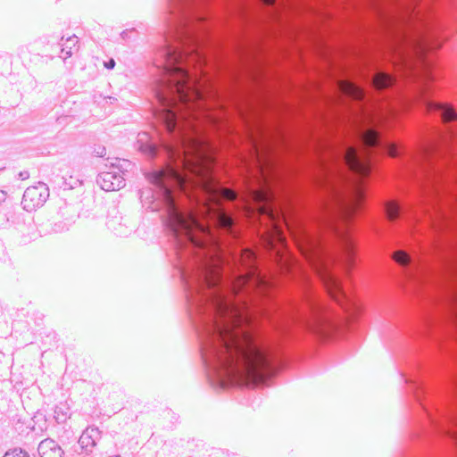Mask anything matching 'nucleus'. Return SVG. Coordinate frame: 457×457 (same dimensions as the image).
<instances>
[{"mask_svg": "<svg viewBox=\"0 0 457 457\" xmlns=\"http://www.w3.org/2000/svg\"><path fill=\"white\" fill-rule=\"evenodd\" d=\"M404 153V148L401 145L391 144L388 145V154L394 157L400 156Z\"/></svg>", "mask_w": 457, "mask_h": 457, "instance_id": "obj_23", "label": "nucleus"}, {"mask_svg": "<svg viewBox=\"0 0 457 457\" xmlns=\"http://www.w3.org/2000/svg\"><path fill=\"white\" fill-rule=\"evenodd\" d=\"M206 0H170L169 21L208 37L205 25L209 14L204 10Z\"/></svg>", "mask_w": 457, "mask_h": 457, "instance_id": "obj_4", "label": "nucleus"}, {"mask_svg": "<svg viewBox=\"0 0 457 457\" xmlns=\"http://www.w3.org/2000/svg\"><path fill=\"white\" fill-rule=\"evenodd\" d=\"M144 137H147L146 133H143V134H142V138H141L140 140H143V139H144Z\"/></svg>", "mask_w": 457, "mask_h": 457, "instance_id": "obj_32", "label": "nucleus"}, {"mask_svg": "<svg viewBox=\"0 0 457 457\" xmlns=\"http://www.w3.org/2000/svg\"><path fill=\"white\" fill-rule=\"evenodd\" d=\"M437 154V146L431 145L422 149V158L427 162L424 173L435 194H439V184L443 181V175L438 167L434 164V155Z\"/></svg>", "mask_w": 457, "mask_h": 457, "instance_id": "obj_8", "label": "nucleus"}, {"mask_svg": "<svg viewBox=\"0 0 457 457\" xmlns=\"http://www.w3.org/2000/svg\"><path fill=\"white\" fill-rule=\"evenodd\" d=\"M6 199V194L4 191L0 190V204L4 202Z\"/></svg>", "mask_w": 457, "mask_h": 457, "instance_id": "obj_30", "label": "nucleus"}, {"mask_svg": "<svg viewBox=\"0 0 457 457\" xmlns=\"http://www.w3.org/2000/svg\"><path fill=\"white\" fill-rule=\"evenodd\" d=\"M291 318L294 322L301 324L307 330L314 333L321 332L322 327L327 323L324 306L316 296L311 294L304 295L301 306L297 304L292 306Z\"/></svg>", "mask_w": 457, "mask_h": 457, "instance_id": "obj_5", "label": "nucleus"}, {"mask_svg": "<svg viewBox=\"0 0 457 457\" xmlns=\"http://www.w3.org/2000/svg\"><path fill=\"white\" fill-rule=\"evenodd\" d=\"M394 82V79L387 73L380 72L377 75L376 81V87H390Z\"/></svg>", "mask_w": 457, "mask_h": 457, "instance_id": "obj_20", "label": "nucleus"}, {"mask_svg": "<svg viewBox=\"0 0 457 457\" xmlns=\"http://www.w3.org/2000/svg\"><path fill=\"white\" fill-rule=\"evenodd\" d=\"M428 86H423L418 95V101L427 112H436L445 122H457V112L453 106L435 101L429 96Z\"/></svg>", "mask_w": 457, "mask_h": 457, "instance_id": "obj_7", "label": "nucleus"}, {"mask_svg": "<svg viewBox=\"0 0 457 457\" xmlns=\"http://www.w3.org/2000/svg\"><path fill=\"white\" fill-rule=\"evenodd\" d=\"M3 457H29V454L21 448H13L8 450Z\"/></svg>", "mask_w": 457, "mask_h": 457, "instance_id": "obj_21", "label": "nucleus"}, {"mask_svg": "<svg viewBox=\"0 0 457 457\" xmlns=\"http://www.w3.org/2000/svg\"><path fill=\"white\" fill-rule=\"evenodd\" d=\"M444 26L440 22L434 28H428V31H425L417 39L418 47L421 51H433L440 48L444 41L441 36Z\"/></svg>", "mask_w": 457, "mask_h": 457, "instance_id": "obj_10", "label": "nucleus"}, {"mask_svg": "<svg viewBox=\"0 0 457 457\" xmlns=\"http://www.w3.org/2000/svg\"><path fill=\"white\" fill-rule=\"evenodd\" d=\"M115 66V61L113 59H110L107 62H104V67L108 70L113 69Z\"/></svg>", "mask_w": 457, "mask_h": 457, "instance_id": "obj_29", "label": "nucleus"}, {"mask_svg": "<svg viewBox=\"0 0 457 457\" xmlns=\"http://www.w3.org/2000/svg\"><path fill=\"white\" fill-rule=\"evenodd\" d=\"M110 457H120V455H113V456H110Z\"/></svg>", "mask_w": 457, "mask_h": 457, "instance_id": "obj_36", "label": "nucleus"}, {"mask_svg": "<svg viewBox=\"0 0 457 457\" xmlns=\"http://www.w3.org/2000/svg\"><path fill=\"white\" fill-rule=\"evenodd\" d=\"M365 129H366V128H363V129H362V131H361L360 133H361V134L363 135V132L365 131ZM359 130H361V128H359Z\"/></svg>", "mask_w": 457, "mask_h": 457, "instance_id": "obj_34", "label": "nucleus"}, {"mask_svg": "<svg viewBox=\"0 0 457 457\" xmlns=\"http://www.w3.org/2000/svg\"><path fill=\"white\" fill-rule=\"evenodd\" d=\"M431 419V422L436 426V428L444 434H445L447 436H449L451 439L454 441L455 444H457V419L454 417L448 418V422L452 423L453 428H445V426L438 424L434 419Z\"/></svg>", "mask_w": 457, "mask_h": 457, "instance_id": "obj_16", "label": "nucleus"}, {"mask_svg": "<svg viewBox=\"0 0 457 457\" xmlns=\"http://www.w3.org/2000/svg\"><path fill=\"white\" fill-rule=\"evenodd\" d=\"M436 6H433V10H431L430 13L427 18L418 17V20H421V21L423 22L426 31H428V28H434L435 26H437V24L441 22L436 14Z\"/></svg>", "mask_w": 457, "mask_h": 457, "instance_id": "obj_17", "label": "nucleus"}, {"mask_svg": "<svg viewBox=\"0 0 457 457\" xmlns=\"http://www.w3.org/2000/svg\"><path fill=\"white\" fill-rule=\"evenodd\" d=\"M167 22L166 45L161 50L162 78L157 80L155 88L161 105L156 115L169 133L180 137L186 122L182 109L189 101L190 92L196 90L198 84L197 75L190 69L206 63L204 47L208 37Z\"/></svg>", "mask_w": 457, "mask_h": 457, "instance_id": "obj_2", "label": "nucleus"}, {"mask_svg": "<svg viewBox=\"0 0 457 457\" xmlns=\"http://www.w3.org/2000/svg\"><path fill=\"white\" fill-rule=\"evenodd\" d=\"M258 283H260V284H264V283H265L264 278H258Z\"/></svg>", "mask_w": 457, "mask_h": 457, "instance_id": "obj_31", "label": "nucleus"}, {"mask_svg": "<svg viewBox=\"0 0 457 457\" xmlns=\"http://www.w3.org/2000/svg\"><path fill=\"white\" fill-rule=\"evenodd\" d=\"M341 206H340V213H338V215L344 219V220H346L348 219L347 216L351 214L352 212H355L356 209H358L360 207V203H356V204H352V203H342L340 204Z\"/></svg>", "mask_w": 457, "mask_h": 457, "instance_id": "obj_19", "label": "nucleus"}, {"mask_svg": "<svg viewBox=\"0 0 457 457\" xmlns=\"http://www.w3.org/2000/svg\"><path fill=\"white\" fill-rule=\"evenodd\" d=\"M365 116V119L368 120V122L370 123L380 122L383 120L382 114H379L378 117H373L372 114L367 113Z\"/></svg>", "mask_w": 457, "mask_h": 457, "instance_id": "obj_27", "label": "nucleus"}, {"mask_svg": "<svg viewBox=\"0 0 457 457\" xmlns=\"http://www.w3.org/2000/svg\"><path fill=\"white\" fill-rule=\"evenodd\" d=\"M394 260L400 265L407 267L412 264V257L404 251H397L394 254Z\"/></svg>", "mask_w": 457, "mask_h": 457, "instance_id": "obj_18", "label": "nucleus"}, {"mask_svg": "<svg viewBox=\"0 0 457 457\" xmlns=\"http://www.w3.org/2000/svg\"><path fill=\"white\" fill-rule=\"evenodd\" d=\"M40 457H62L63 451L59 445L51 438L42 440L37 447Z\"/></svg>", "mask_w": 457, "mask_h": 457, "instance_id": "obj_12", "label": "nucleus"}, {"mask_svg": "<svg viewBox=\"0 0 457 457\" xmlns=\"http://www.w3.org/2000/svg\"><path fill=\"white\" fill-rule=\"evenodd\" d=\"M94 154L98 157H104L106 154V149L104 146L98 145L94 148Z\"/></svg>", "mask_w": 457, "mask_h": 457, "instance_id": "obj_26", "label": "nucleus"}, {"mask_svg": "<svg viewBox=\"0 0 457 457\" xmlns=\"http://www.w3.org/2000/svg\"><path fill=\"white\" fill-rule=\"evenodd\" d=\"M140 150L152 157L155 156L158 151L157 146L154 144H143Z\"/></svg>", "mask_w": 457, "mask_h": 457, "instance_id": "obj_22", "label": "nucleus"}, {"mask_svg": "<svg viewBox=\"0 0 457 457\" xmlns=\"http://www.w3.org/2000/svg\"><path fill=\"white\" fill-rule=\"evenodd\" d=\"M96 182L104 191L119 190L125 186V179L121 172L114 170L99 173Z\"/></svg>", "mask_w": 457, "mask_h": 457, "instance_id": "obj_11", "label": "nucleus"}, {"mask_svg": "<svg viewBox=\"0 0 457 457\" xmlns=\"http://www.w3.org/2000/svg\"><path fill=\"white\" fill-rule=\"evenodd\" d=\"M404 212V207L396 200H391L385 204V212L387 219L395 221L401 218Z\"/></svg>", "mask_w": 457, "mask_h": 457, "instance_id": "obj_15", "label": "nucleus"}, {"mask_svg": "<svg viewBox=\"0 0 457 457\" xmlns=\"http://www.w3.org/2000/svg\"><path fill=\"white\" fill-rule=\"evenodd\" d=\"M120 35H121L122 37H124L125 35H127V31H123Z\"/></svg>", "mask_w": 457, "mask_h": 457, "instance_id": "obj_33", "label": "nucleus"}, {"mask_svg": "<svg viewBox=\"0 0 457 457\" xmlns=\"http://www.w3.org/2000/svg\"><path fill=\"white\" fill-rule=\"evenodd\" d=\"M100 438V431L97 428H87L81 434L79 444L81 448L86 451H90L96 444V441Z\"/></svg>", "mask_w": 457, "mask_h": 457, "instance_id": "obj_13", "label": "nucleus"}, {"mask_svg": "<svg viewBox=\"0 0 457 457\" xmlns=\"http://www.w3.org/2000/svg\"><path fill=\"white\" fill-rule=\"evenodd\" d=\"M49 197V188L46 184L38 182L36 186L29 187L23 194L21 204L27 212H32L42 206Z\"/></svg>", "mask_w": 457, "mask_h": 457, "instance_id": "obj_9", "label": "nucleus"}, {"mask_svg": "<svg viewBox=\"0 0 457 457\" xmlns=\"http://www.w3.org/2000/svg\"><path fill=\"white\" fill-rule=\"evenodd\" d=\"M347 159H348V162H351L350 164L351 165H357V157H356V154H355V151L352 148L348 149L347 150Z\"/></svg>", "mask_w": 457, "mask_h": 457, "instance_id": "obj_25", "label": "nucleus"}, {"mask_svg": "<svg viewBox=\"0 0 457 457\" xmlns=\"http://www.w3.org/2000/svg\"><path fill=\"white\" fill-rule=\"evenodd\" d=\"M451 137H453L454 136V132L451 131Z\"/></svg>", "mask_w": 457, "mask_h": 457, "instance_id": "obj_35", "label": "nucleus"}, {"mask_svg": "<svg viewBox=\"0 0 457 457\" xmlns=\"http://www.w3.org/2000/svg\"><path fill=\"white\" fill-rule=\"evenodd\" d=\"M166 227L178 248L182 249L189 245L192 248L191 251L195 252L197 247H200L201 243L194 234L189 218L178 207L173 206L170 210Z\"/></svg>", "mask_w": 457, "mask_h": 457, "instance_id": "obj_6", "label": "nucleus"}, {"mask_svg": "<svg viewBox=\"0 0 457 457\" xmlns=\"http://www.w3.org/2000/svg\"><path fill=\"white\" fill-rule=\"evenodd\" d=\"M79 37L75 35L71 36L64 39L62 37L61 39V52L62 57L65 60L71 57L75 52L79 50Z\"/></svg>", "mask_w": 457, "mask_h": 457, "instance_id": "obj_14", "label": "nucleus"}, {"mask_svg": "<svg viewBox=\"0 0 457 457\" xmlns=\"http://www.w3.org/2000/svg\"><path fill=\"white\" fill-rule=\"evenodd\" d=\"M18 177L20 179L25 180L29 178V173L28 170H22V171L19 172Z\"/></svg>", "mask_w": 457, "mask_h": 457, "instance_id": "obj_28", "label": "nucleus"}, {"mask_svg": "<svg viewBox=\"0 0 457 457\" xmlns=\"http://www.w3.org/2000/svg\"><path fill=\"white\" fill-rule=\"evenodd\" d=\"M339 244V254L331 255L321 246L312 245V250L307 253L306 259L313 271L323 283L328 294L337 302L342 303L348 300L342 282L333 270V265H340L345 272H349L356 262L355 241L350 232L340 230L331 225Z\"/></svg>", "mask_w": 457, "mask_h": 457, "instance_id": "obj_3", "label": "nucleus"}, {"mask_svg": "<svg viewBox=\"0 0 457 457\" xmlns=\"http://www.w3.org/2000/svg\"><path fill=\"white\" fill-rule=\"evenodd\" d=\"M377 137V132L375 131V129L373 128V124L368 125V128L365 129V131L363 132V137L367 140H371L374 137Z\"/></svg>", "mask_w": 457, "mask_h": 457, "instance_id": "obj_24", "label": "nucleus"}, {"mask_svg": "<svg viewBox=\"0 0 457 457\" xmlns=\"http://www.w3.org/2000/svg\"><path fill=\"white\" fill-rule=\"evenodd\" d=\"M187 301L198 315L194 320L201 338L206 368L219 378L238 373L261 375L274 369L276 340L263 325L270 314L237 311L222 292L220 278L206 256L195 261L191 271L179 270Z\"/></svg>", "mask_w": 457, "mask_h": 457, "instance_id": "obj_1", "label": "nucleus"}]
</instances>
